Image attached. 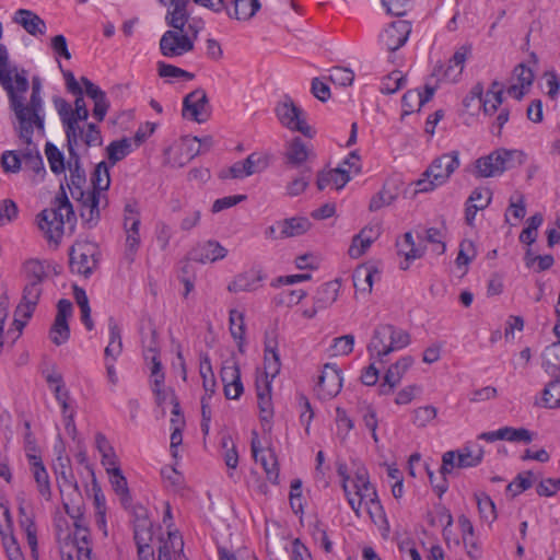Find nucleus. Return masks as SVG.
<instances>
[{"label": "nucleus", "mask_w": 560, "mask_h": 560, "mask_svg": "<svg viewBox=\"0 0 560 560\" xmlns=\"http://www.w3.org/2000/svg\"><path fill=\"white\" fill-rule=\"evenodd\" d=\"M0 84L8 94L10 108L16 118L15 129L19 137L30 143L35 129L42 132L45 129L42 82L39 78H33L30 102L25 104V93L30 88L26 71L19 72L16 68L10 67L8 49L4 45H0Z\"/></svg>", "instance_id": "1"}, {"label": "nucleus", "mask_w": 560, "mask_h": 560, "mask_svg": "<svg viewBox=\"0 0 560 560\" xmlns=\"http://www.w3.org/2000/svg\"><path fill=\"white\" fill-rule=\"evenodd\" d=\"M338 474L342 477V488L351 509L359 515V510L364 503L372 522L378 526L382 536H385V511L375 488L368 480L365 469H358L355 477L350 478L346 465L339 464Z\"/></svg>", "instance_id": "2"}, {"label": "nucleus", "mask_w": 560, "mask_h": 560, "mask_svg": "<svg viewBox=\"0 0 560 560\" xmlns=\"http://www.w3.org/2000/svg\"><path fill=\"white\" fill-rule=\"evenodd\" d=\"M38 228L45 238L57 248L65 233V224H73L75 214L63 187L54 198L50 208L44 209L37 215Z\"/></svg>", "instance_id": "3"}, {"label": "nucleus", "mask_w": 560, "mask_h": 560, "mask_svg": "<svg viewBox=\"0 0 560 560\" xmlns=\"http://www.w3.org/2000/svg\"><path fill=\"white\" fill-rule=\"evenodd\" d=\"M74 108L70 117L65 119V133L67 147L82 145L98 147L102 144V136L98 127L92 122L86 124V130L80 126V122H86L89 110L84 102L83 93L74 94Z\"/></svg>", "instance_id": "4"}, {"label": "nucleus", "mask_w": 560, "mask_h": 560, "mask_svg": "<svg viewBox=\"0 0 560 560\" xmlns=\"http://www.w3.org/2000/svg\"><path fill=\"white\" fill-rule=\"evenodd\" d=\"M205 28V22L201 19L192 18L188 27L165 31L159 42V49L163 57L175 59L183 57L195 50L196 40L200 32Z\"/></svg>", "instance_id": "5"}, {"label": "nucleus", "mask_w": 560, "mask_h": 560, "mask_svg": "<svg viewBox=\"0 0 560 560\" xmlns=\"http://www.w3.org/2000/svg\"><path fill=\"white\" fill-rule=\"evenodd\" d=\"M459 153L452 151L435 158L415 183L417 192H429L445 184L459 167Z\"/></svg>", "instance_id": "6"}, {"label": "nucleus", "mask_w": 560, "mask_h": 560, "mask_svg": "<svg viewBox=\"0 0 560 560\" xmlns=\"http://www.w3.org/2000/svg\"><path fill=\"white\" fill-rule=\"evenodd\" d=\"M61 475L65 480L63 486L71 489L70 495L73 494L75 497L74 499L63 500L66 513L73 520L74 526L72 536L67 542L70 545L90 544V534L86 527V522L83 517V504L78 485L69 480L65 471H62Z\"/></svg>", "instance_id": "7"}, {"label": "nucleus", "mask_w": 560, "mask_h": 560, "mask_svg": "<svg viewBox=\"0 0 560 560\" xmlns=\"http://www.w3.org/2000/svg\"><path fill=\"white\" fill-rule=\"evenodd\" d=\"M98 247L89 241L75 242L69 253L70 269L72 273L91 277L98 266Z\"/></svg>", "instance_id": "8"}, {"label": "nucleus", "mask_w": 560, "mask_h": 560, "mask_svg": "<svg viewBox=\"0 0 560 560\" xmlns=\"http://www.w3.org/2000/svg\"><path fill=\"white\" fill-rule=\"evenodd\" d=\"M133 538L139 560H155L153 548L150 545L153 539L152 522L142 506L135 510Z\"/></svg>", "instance_id": "9"}, {"label": "nucleus", "mask_w": 560, "mask_h": 560, "mask_svg": "<svg viewBox=\"0 0 560 560\" xmlns=\"http://www.w3.org/2000/svg\"><path fill=\"white\" fill-rule=\"evenodd\" d=\"M276 114L280 122L288 129L299 131L308 138L313 137V130L306 124L303 110L294 104L291 97L284 96L278 103Z\"/></svg>", "instance_id": "10"}, {"label": "nucleus", "mask_w": 560, "mask_h": 560, "mask_svg": "<svg viewBox=\"0 0 560 560\" xmlns=\"http://www.w3.org/2000/svg\"><path fill=\"white\" fill-rule=\"evenodd\" d=\"M483 451L481 447L474 452L470 447L465 446L459 451H447L442 456V466L440 472L443 476L450 474L454 468L475 467L481 463Z\"/></svg>", "instance_id": "11"}, {"label": "nucleus", "mask_w": 560, "mask_h": 560, "mask_svg": "<svg viewBox=\"0 0 560 560\" xmlns=\"http://www.w3.org/2000/svg\"><path fill=\"white\" fill-rule=\"evenodd\" d=\"M342 372L334 363H326L315 387L319 399L329 400L336 397L342 387Z\"/></svg>", "instance_id": "12"}, {"label": "nucleus", "mask_w": 560, "mask_h": 560, "mask_svg": "<svg viewBox=\"0 0 560 560\" xmlns=\"http://www.w3.org/2000/svg\"><path fill=\"white\" fill-rule=\"evenodd\" d=\"M250 451L255 462L261 464L267 479L273 485H277L279 479L277 456L273 450L261 447V443L256 431L252 432Z\"/></svg>", "instance_id": "13"}, {"label": "nucleus", "mask_w": 560, "mask_h": 560, "mask_svg": "<svg viewBox=\"0 0 560 560\" xmlns=\"http://www.w3.org/2000/svg\"><path fill=\"white\" fill-rule=\"evenodd\" d=\"M183 117L196 122H205L209 116L208 96L203 89H197L184 97Z\"/></svg>", "instance_id": "14"}, {"label": "nucleus", "mask_w": 560, "mask_h": 560, "mask_svg": "<svg viewBox=\"0 0 560 560\" xmlns=\"http://www.w3.org/2000/svg\"><path fill=\"white\" fill-rule=\"evenodd\" d=\"M72 314V303L67 299H61L57 304V314L49 331L50 340L60 346L68 341L70 337V328L68 318Z\"/></svg>", "instance_id": "15"}, {"label": "nucleus", "mask_w": 560, "mask_h": 560, "mask_svg": "<svg viewBox=\"0 0 560 560\" xmlns=\"http://www.w3.org/2000/svg\"><path fill=\"white\" fill-rule=\"evenodd\" d=\"M382 234V224H369L364 226L358 234L352 237L351 244L348 249V255L358 259L371 247Z\"/></svg>", "instance_id": "16"}, {"label": "nucleus", "mask_w": 560, "mask_h": 560, "mask_svg": "<svg viewBox=\"0 0 560 560\" xmlns=\"http://www.w3.org/2000/svg\"><path fill=\"white\" fill-rule=\"evenodd\" d=\"M467 54L468 49L466 47H460L448 60L447 65H436L434 67L432 77L436 78L438 81H457L463 72Z\"/></svg>", "instance_id": "17"}, {"label": "nucleus", "mask_w": 560, "mask_h": 560, "mask_svg": "<svg viewBox=\"0 0 560 560\" xmlns=\"http://www.w3.org/2000/svg\"><path fill=\"white\" fill-rule=\"evenodd\" d=\"M159 2L166 7L165 23L168 27L182 30L188 26L191 21L187 9L189 0H159Z\"/></svg>", "instance_id": "18"}, {"label": "nucleus", "mask_w": 560, "mask_h": 560, "mask_svg": "<svg viewBox=\"0 0 560 560\" xmlns=\"http://www.w3.org/2000/svg\"><path fill=\"white\" fill-rule=\"evenodd\" d=\"M80 145L67 147L69 152L68 168L70 172V182L68 187L73 198H83L85 192L82 186L85 184V172L80 165V156L77 152V148Z\"/></svg>", "instance_id": "19"}, {"label": "nucleus", "mask_w": 560, "mask_h": 560, "mask_svg": "<svg viewBox=\"0 0 560 560\" xmlns=\"http://www.w3.org/2000/svg\"><path fill=\"white\" fill-rule=\"evenodd\" d=\"M228 250L215 241H208L198 244L189 253V258L194 261L207 264L223 259Z\"/></svg>", "instance_id": "20"}, {"label": "nucleus", "mask_w": 560, "mask_h": 560, "mask_svg": "<svg viewBox=\"0 0 560 560\" xmlns=\"http://www.w3.org/2000/svg\"><path fill=\"white\" fill-rule=\"evenodd\" d=\"M81 83L84 86L86 95L94 101L93 117L97 121H103L109 108V101L105 92L86 77H81Z\"/></svg>", "instance_id": "21"}, {"label": "nucleus", "mask_w": 560, "mask_h": 560, "mask_svg": "<svg viewBox=\"0 0 560 560\" xmlns=\"http://www.w3.org/2000/svg\"><path fill=\"white\" fill-rule=\"evenodd\" d=\"M398 255L404 256V260L400 261L399 268L404 271L410 267V261L421 258L425 253V247L416 245L412 234L407 232L402 238L397 242Z\"/></svg>", "instance_id": "22"}, {"label": "nucleus", "mask_w": 560, "mask_h": 560, "mask_svg": "<svg viewBox=\"0 0 560 560\" xmlns=\"http://www.w3.org/2000/svg\"><path fill=\"white\" fill-rule=\"evenodd\" d=\"M411 33L409 21L396 19L387 25V49L395 51L404 46Z\"/></svg>", "instance_id": "23"}, {"label": "nucleus", "mask_w": 560, "mask_h": 560, "mask_svg": "<svg viewBox=\"0 0 560 560\" xmlns=\"http://www.w3.org/2000/svg\"><path fill=\"white\" fill-rule=\"evenodd\" d=\"M513 79L517 82L511 84L508 89V93L520 101L532 86L534 73L530 68L526 67L524 63H520L513 70Z\"/></svg>", "instance_id": "24"}, {"label": "nucleus", "mask_w": 560, "mask_h": 560, "mask_svg": "<svg viewBox=\"0 0 560 560\" xmlns=\"http://www.w3.org/2000/svg\"><path fill=\"white\" fill-rule=\"evenodd\" d=\"M40 294V283L28 281L24 288L22 301L15 310V315L30 319L38 303Z\"/></svg>", "instance_id": "25"}, {"label": "nucleus", "mask_w": 560, "mask_h": 560, "mask_svg": "<svg viewBox=\"0 0 560 560\" xmlns=\"http://www.w3.org/2000/svg\"><path fill=\"white\" fill-rule=\"evenodd\" d=\"M13 21L33 36L43 35L46 32L45 21L31 10L19 9L14 13Z\"/></svg>", "instance_id": "26"}, {"label": "nucleus", "mask_w": 560, "mask_h": 560, "mask_svg": "<svg viewBox=\"0 0 560 560\" xmlns=\"http://www.w3.org/2000/svg\"><path fill=\"white\" fill-rule=\"evenodd\" d=\"M351 179L349 171L345 167H337L329 171H322L317 175L316 186L324 190L328 186H334L337 190L343 188Z\"/></svg>", "instance_id": "27"}, {"label": "nucleus", "mask_w": 560, "mask_h": 560, "mask_svg": "<svg viewBox=\"0 0 560 560\" xmlns=\"http://www.w3.org/2000/svg\"><path fill=\"white\" fill-rule=\"evenodd\" d=\"M81 200V218L82 220L92 228L96 225L100 220V209L102 203V197L98 192L96 194H85L83 198H78Z\"/></svg>", "instance_id": "28"}, {"label": "nucleus", "mask_w": 560, "mask_h": 560, "mask_svg": "<svg viewBox=\"0 0 560 560\" xmlns=\"http://www.w3.org/2000/svg\"><path fill=\"white\" fill-rule=\"evenodd\" d=\"M30 463L32 466L33 477L37 485V490H38L39 494L45 500H47V501L50 500L51 490H50L49 476H48V472H47L40 457H38L36 455H31Z\"/></svg>", "instance_id": "29"}, {"label": "nucleus", "mask_w": 560, "mask_h": 560, "mask_svg": "<svg viewBox=\"0 0 560 560\" xmlns=\"http://www.w3.org/2000/svg\"><path fill=\"white\" fill-rule=\"evenodd\" d=\"M382 279V272L370 265H361L355 268L352 280L357 291L371 292L373 281Z\"/></svg>", "instance_id": "30"}, {"label": "nucleus", "mask_w": 560, "mask_h": 560, "mask_svg": "<svg viewBox=\"0 0 560 560\" xmlns=\"http://www.w3.org/2000/svg\"><path fill=\"white\" fill-rule=\"evenodd\" d=\"M499 176L505 171L521 166L525 161V154L520 150H508L504 148L494 150Z\"/></svg>", "instance_id": "31"}, {"label": "nucleus", "mask_w": 560, "mask_h": 560, "mask_svg": "<svg viewBox=\"0 0 560 560\" xmlns=\"http://www.w3.org/2000/svg\"><path fill=\"white\" fill-rule=\"evenodd\" d=\"M259 9V0H232V9L226 7L225 11L231 19L248 21Z\"/></svg>", "instance_id": "32"}, {"label": "nucleus", "mask_w": 560, "mask_h": 560, "mask_svg": "<svg viewBox=\"0 0 560 560\" xmlns=\"http://www.w3.org/2000/svg\"><path fill=\"white\" fill-rule=\"evenodd\" d=\"M184 541L176 533H168L160 540L158 560H176L183 552Z\"/></svg>", "instance_id": "33"}, {"label": "nucleus", "mask_w": 560, "mask_h": 560, "mask_svg": "<svg viewBox=\"0 0 560 560\" xmlns=\"http://www.w3.org/2000/svg\"><path fill=\"white\" fill-rule=\"evenodd\" d=\"M310 228L311 222L308 219L302 217H294L278 222L280 236L284 238L303 235Z\"/></svg>", "instance_id": "34"}, {"label": "nucleus", "mask_w": 560, "mask_h": 560, "mask_svg": "<svg viewBox=\"0 0 560 560\" xmlns=\"http://www.w3.org/2000/svg\"><path fill=\"white\" fill-rule=\"evenodd\" d=\"M140 334L144 359L149 360L150 355L159 354L160 343L155 325L150 320L145 327L141 328Z\"/></svg>", "instance_id": "35"}, {"label": "nucleus", "mask_w": 560, "mask_h": 560, "mask_svg": "<svg viewBox=\"0 0 560 560\" xmlns=\"http://www.w3.org/2000/svg\"><path fill=\"white\" fill-rule=\"evenodd\" d=\"M109 328V342L105 348V357L106 359L112 358L113 361L121 354L122 352V340H121V330L118 324L114 320V318H109L108 320Z\"/></svg>", "instance_id": "36"}, {"label": "nucleus", "mask_w": 560, "mask_h": 560, "mask_svg": "<svg viewBox=\"0 0 560 560\" xmlns=\"http://www.w3.org/2000/svg\"><path fill=\"white\" fill-rule=\"evenodd\" d=\"M494 151L490 154L481 156L475 161L472 174L477 178H488L499 176V170L497 162L494 161Z\"/></svg>", "instance_id": "37"}, {"label": "nucleus", "mask_w": 560, "mask_h": 560, "mask_svg": "<svg viewBox=\"0 0 560 560\" xmlns=\"http://www.w3.org/2000/svg\"><path fill=\"white\" fill-rule=\"evenodd\" d=\"M310 151L301 138H294L287 147L285 160L288 164L299 166L308 158Z\"/></svg>", "instance_id": "38"}, {"label": "nucleus", "mask_w": 560, "mask_h": 560, "mask_svg": "<svg viewBox=\"0 0 560 560\" xmlns=\"http://www.w3.org/2000/svg\"><path fill=\"white\" fill-rule=\"evenodd\" d=\"M260 280L254 272L241 273L228 285V290L232 293L254 291L259 287Z\"/></svg>", "instance_id": "39"}, {"label": "nucleus", "mask_w": 560, "mask_h": 560, "mask_svg": "<svg viewBox=\"0 0 560 560\" xmlns=\"http://www.w3.org/2000/svg\"><path fill=\"white\" fill-rule=\"evenodd\" d=\"M43 375L56 399H60L62 396L70 394L65 386L62 374L58 371L55 364L44 370Z\"/></svg>", "instance_id": "40"}, {"label": "nucleus", "mask_w": 560, "mask_h": 560, "mask_svg": "<svg viewBox=\"0 0 560 560\" xmlns=\"http://www.w3.org/2000/svg\"><path fill=\"white\" fill-rule=\"evenodd\" d=\"M542 368L552 375H560V340L548 346L542 352Z\"/></svg>", "instance_id": "41"}, {"label": "nucleus", "mask_w": 560, "mask_h": 560, "mask_svg": "<svg viewBox=\"0 0 560 560\" xmlns=\"http://www.w3.org/2000/svg\"><path fill=\"white\" fill-rule=\"evenodd\" d=\"M91 183L93 186L92 191H89L88 194H96L102 190H107L110 185V177H109V170L106 162H100L91 176Z\"/></svg>", "instance_id": "42"}, {"label": "nucleus", "mask_w": 560, "mask_h": 560, "mask_svg": "<svg viewBox=\"0 0 560 560\" xmlns=\"http://www.w3.org/2000/svg\"><path fill=\"white\" fill-rule=\"evenodd\" d=\"M281 369L280 355L276 347L266 343L265 347V362H264V376L273 380Z\"/></svg>", "instance_id": "43"}, {"label": "nucleus", "mask_w": 560, "mask_h": 560, "mask_svg": "<svg viewBox=\"0 0 560 560\" xmlns=\"http://www.w3.org/2000/svg\"><path fill=\"white\" fill-rule=\"evenodd\" d=\"M413 360L411 357H404L400 360H398L395 364L387 368V386L390 388L396 387L405 373L409 370L411 366Z\"/></svg>", "instance_id": "44"}, {"label": "nucleus", "mask_w": 560, "mask_h": 560, "mask_svg": "<svg viewBox=\"0 0 560 560\" xmlns=\"http://www.w3.org/2000/svg\"><path fill=\"white\" fill-rule=\"evenodd\" d=\"M230 331L232 337L238 341V350L241 352L244 351V337H245V320H244V314L242 312H238L237 310H231L230 316Z\"/></svg>", "instance_id": "45"}, {"label": "nucleus", "mask_w": 560, "mask_h": 560, "mask_svg": "<svg viewBox=\"0 0 560 560\" xmlns=\"http://www.w3.org/2000/svg\"><path fill=\"white\" fill-rule=\"evenodd\" d=\"M110 476V483L115 492L120 495L122 503L130 500V493L127 485V479L122 475L119 467L106 468Z\"/></svg>", "instance_id": "46"}, {"label": "nucleus", "mask_w": 560, "mask_h": 560, "mask_svg": "<svg viewBox=\"0 0 560 560\" xmlns=\"http://www.w3.org/2000/svg\"><path fill=\"white\" fill-rule=\"evenodd\" d=\"M131 150V140L127 138L113 141L106 148L107 158L112 165H115L117 162L126 158Z\"/></svg>", "instance_id": "47"}, {"label": "nucleus", "mask_w": 560, "mask_h": 560, "mask_svg": "<svg viewBox=\"0 0 560 560\" xmlns=\"http://www.w3.org/2000/svg\"><path fill=\"white\" fill-rule=\"evenodd\" d=\"M200 375L202 377V387L209 398H211L215 393L217 383L208 354H205L200 359Z\"/></svg>", "instance_id": "48"}, {"label": "nucleus", "mask_w": 560, "mask_h": 560, "mask_svg": "<svg viewBox=\"0 0 560 560\" xmlns=\"http://www.w3.org/2000/svg\"><path fill=\"white\" fill-rule=\"evenodd\" d=\"M22 140L27 144V148L22 153V165L35 173L44 171L43 159L35 145H32V141L28 143L24 139Z\"/></svg>", "instance_id": "49"}, {"label": "nucleus", "mask_w": 560, "mask_h": 560, "mask_svg": "<svg viewBox=\"0 0 560 560\" xmlns=\"http://www.w3.org/2000/svg\"><path fill=\"white\" fill-rule=\"evenodd\" d=\"M480 518L491 524L497 518V512L493 501L486 493L475 494Z\"/></svg>", "instance_id": "50"}, {"label": "nucleus", "mask_w": 560, "mask_h": 560, "mask_svg": "<svg viewBox=\"0 0 560 560\" xmlns=\"http://www.w3.org/2000/svg\"><path fill=\"white\" fill-rule=\"evenodd\" d=\"M542 402L547 408L560 407V376L546 385L542 392Z\"/></svg>", "instance_id": "51"}, {"label": "nucleus", "mask_w": 560, "mask_h": 560, "mask_svg": "<svg viewBox=\"0 0 560 560\" xmlns=\"http://www.w3.org/2000/svg\"><path fill=\"white\" fill-rule=\"evenodd\" d=\"M45 153L50 166V170L55 174H61L65 172V158L62 152L52 143L47 142L45 147Z\"/></svg>", "instance_id": "52"}, {"label": "nucleus", "mask_w": 560, "mask_h": 560, "mask_svg": "<svg viewBox=\"0 0 560 560\" xmlns=\"http://www.w3.org/2000/svg\"><path fill=\"white\" fill-rule=\"evenodd\" d=\"M327 79L336 85L347 88L352 85L354 72L350 68L332 67Z\"/></svg>", "instance_id": "53"}, {"label": "nucleus", "mask_w": 560, "mask_h": 560, "mask_svg": "<svg viewBox=\"0 0 560 560\" xmlns=\"http://www.w3.org/2000/svg\"><path fill=\"white\" fill-rule=\"evenodd\" d=\"M27 320L28 319H25L22 316L15 315L12 327L9 328L5 332L3 331L2 336L0 337V350L5 343L13 345L19 339Z\"/></svg>", "instance_id": "54"}, {"label": "nucleus", "mask_w": 560, "mask_h": 560, "mask_svg": "<svg viewBox=\"0 0 560 560\" xmlns=\"http://www.w3.org/2000/svg\"><path fill=\"white\" fill-rule=\"evenodd\" d=\"M249 176L264 172L269 165L266 154L254 152L243 161Z\"/></svg>", "instance_id": "55"}, {"label": "nucleus", "mask_w": 560, "mask_h": 560, "mask_svg": "<svg viewBox=\"0 0 560 560\" xmlns=\"http://www.w3.org/2000/svg\"><path fill=\"white\" fill-rule=\"evenodd\" d=\"M156 66H158V73L161 78H174V79L183 78L185 80H192L195 78L194 73L188 72L184 69H180L174 65L166 63L164 61H159Z\"/></svg>", "instance_id": "56"}, {"label": "nucleus", "mask_w": 560, "mask_h": 560, "mask_svg": "<svg viewBox=\"0 0 560 560\" xmlns=\"http://www.w3.org/2000/svg\"><path fill=\"white\" fill-rule=\"evenodd\" d=\"M337 293L338 291L335 284L324 283L316 293L315 304L319 308H325L336 301Z\"/></svg>", "instance_id": "57"}, {"label": "nucleus", "mask_w": 560, "mask_h": 560, "mask_svg": "<svg viewBox=\"0 0 560 560\" xmlns=\"http://www.w3.org/2000/svg\"><path fill=\"white\" fill-rule=\"evenodd\" d=\"M509 213H512L515 220H522L526 214L525 197L521 192H515L510 198L508 211L505 213V222L509 223Z\"/></svg>", "instance_id": "58"}, {"label": "nucleus", "mask_w": 560, "mask_h": 560, "mask_svg": "<svg viewBox=\"0 0 560 560\" xmlns=\"http://www.w3.org/2000/svg\"><path fill=\"white\" fill-rule=\"evenodd\" d=\"M24 270L30 282L42 283L46 278L45 266L37 259H30L24 264Z\"/></svg>", "instance_id": "59"}, {"label": "nucleus", "mask_w": 560, "mask_h": 560, "mask_svg": "<svg viewBox=\"0 0 560 560\" xmlns=\"http://www.w3.org/2000/svg\"><path fill=\"white\" fill-rule=\"evenodd\" d=\"M353 347L354 336L349 334L334 338L331 351L334 355H348L353 351Z\"/></svg>", "instance_id": "60"}, {"label": "nucleus", "mask_w": 560, "mask_h": 560, "mask_svg": "<svg viewBox=\"0 0 560 560\" xmlns=\"http://www.w3.org/2000/svg\"><path fill=\"white\" fill-rule=\"evenodd\" d=\"M503 440L510 442H524L530 443L533 441V433L525 428H512V427H503L502 428Z\"/></svg>", "instance_id": "61"}, {"label": "nucleus", "mask_w": 560, "mask_h": 560, "mask_svg": "<svg viewBox=\"0 0 560 560\" xmlns=\"http://www.w3.org/2000/svg\"><path fill=\"white\" fill-rule=\"evenodd\" d=\"M390 329V343L387 346V354L390 351L400 350L410 343V335L402 329L389 327Z\"/></svg>", "instance_id": "62"}, {"label": "nucleus", "mask_w": 560, "mask_h": 560, "mask_svg": "<svg viewBox=\"0 0 560 560\" xmlns=\"http://www.w3.org/2000/svg\"><path fill=\"white\" fill-rule=\"evenodd\" d=\"M476 257L475 244L470 240H464L459 244V250L456 257L457 267L467 266Z\"/></svg>", "instance_id": "63"}, {"label": "nucleus", "mask_w": 560, "mask_h": 560, "mask_svg": "<svg viewBox=\"0 0 560 560\" xmlns=\"http://www.w3.org/2000/svg\"><path fill=\"white\" fill-rule=\"evenodd\" d=\"M370 354L372 358H377L378 363L383 364L382 357L385 355V343L383 340V331L382 328H376L374 330V335L368 346Z\"/></svg>", "instance_id": "64"}]
</instances>
